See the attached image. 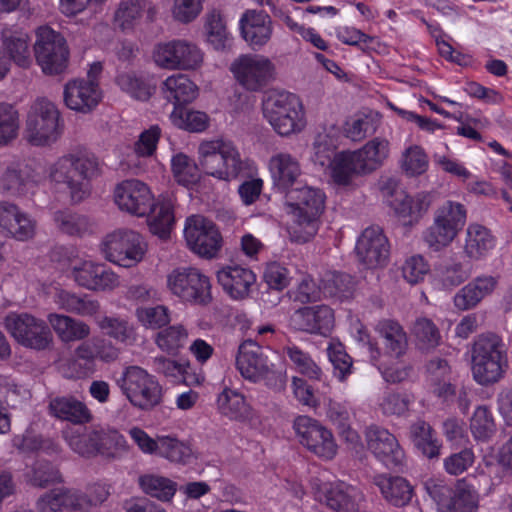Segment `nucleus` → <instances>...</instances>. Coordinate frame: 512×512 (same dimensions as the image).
Wrapping results in <instances>:
<instances>
[{"mask_svg": "<svg viewBox=\"0 0 512 512\" xmlns=\"http://www.w3.org/2000/svg\"><path fill=\"white\" fill-rule=\"evenodd\" d=\"M53 222L59 232L73 237H82L93 229V223L89 217L70 209L55 211Z\"/></svg>", "mask_w": 512, "mask_h": 512, "instance_id": "nucleus-41", "label": "nucleus"}, {"mask_svg": "<svg viewBox=\"0 0 512 512\" xmlns=\"http://www.w3.org/2000/svg\"><path fill=\"white\" fill-rule=\"evenodd\" d=\"M330 167L334 181L341 185H347L355 175L365 174L355 151L338 153Z\"/></svg>", "mask_w": 512, "mask_h": 512, "instance_id": "nucleus-46", "label": "nucleus"}, {"mask_svg": "<svg viewBox=\"0 0 512 512\" xmlns=\"http://www.w3.org/2000/svg\"><path fill=\"white\" fill-rule=\"evenodd\" d=\"M138 321L145 327L158 329L166 326L170 322V311L164 305L154 307H139L136 309Z\"/></svg>", "mask_w": 512, "mask_h": 512, "instance_id": "nucleus-63", "label": "nucleus"}, {"mask_svg": "<svg viewBox=\"0 0 512 512\" xmlns=\"http://www.w3.org/2000/svg\"><path fill=\"white\" fill-rule=\"evenodd\" d=\"M231 71L238 83L252 92L260 91L275 78V65L257 54L241 55L232 63Z\"/></svg>", "mask_w": 512, "mask_h": 512, "instance_id": "nucleus-14", "label": "nucleus"}, {"mask_svg": "<svg viewBox=\"0 0 512 512\" xmlns=\"http://www.w3.org/2000/svg\"><path fill=\"white\" fill-rule=\"evenodd\" d=\"M157 453L172 462L179 463H186L192 457V449L189 445L169 436L160 437Z\"/></svg>", "mask_w": 512, "mask_h": 512, "instance_id": "nucleus-62", "label": "nucleus"}, {"mask_svg": "<svg viewBox=\"0 0 512 512\" xmlns=\"http://www.w3.org/2000/svg\"><path fill=\"white\" fill-rule=\"evenodd\" d=\"M0 233L26 241L36 233V221L16 204L0 201Z\"/></svg>", "mask_w": 512, "mask_h": 512, "instance_id": "nucleus-22", "label": "nucleus"}, {"mask_svg": "<svg viewBox=\"0 0 512 512\" xmlns=\"http://www.w3.org/2000/svg\"><path fill=\"white\" fill-rule=\"evenodd\" d=\"M322 293L329 297L346 298L353 289L352 277L341 272H327L321 281Z\"/></svg>", "mask_w": 512, "mask_h": 512, "instance_id": "nucleus-56", "label": "nucleus"}, {"mask_svg": "<svg viewBox=\"0 0 512 512\" xmlns=\"http://www.w3.org/2000/svg\"><path fill=\"white\" fill-rule=\"evenodd\" d=\"M187 339L188 332L182 325H172L156 334L155 343L162 351L174 355L184 347Z\"/></svg>", "mask_w": 512, "mask_h": 512, "instance_id": "nucleus-53", "label": "nucleus"}, {"mask_svg": "<svg viewBox=\"0 0 512 512\" xmlns=\"http://www.w3.org/2000/svg\"><path fill=\"white\" fill-rule=\"evenodd\" d=\"M219 412L237 421H245L251 417V408L245 397L236 390L225 388L217 398Z\"/></svg>", "mask_w": 512, "mask_h": 512, "instance_id": "nucleus-43", "label": "nucleus"}, {"mask_svg": "<svg viewBox=\"0 0 512 512\" xmlns=\"http://www.w3.org/2000/svg\"><path fill=\"white\" fill-rule=\"evenodd\" d=\"M217 281L234 300H242L249 296L256 282L254 272L240 265H227L217 272Z\"/></svg>", "mask_w": 512, "mask_h": 512, "instance_id": "nucleus-27", "label": "nucleus"}, {"mask_svg": "<svg viewBox=\"0 0 512 512\" xmlns=\"http://www.w3.org/2000/svg\"><path fill=\"white\" fill-rule=\"evenodd\" d=\"M114 201L120 210L138 217L147 215L154 206L150 188L138 179L119 183L114 189Z\"/></svg>", "mask_w": 512, "mask_h": 512, "instance_id": "nucleus-19", "label": "nucleus"}, {"mask_svg": "<svg viewBox=\"0 0 512 512\" xmlns=\"http://www.w3.org/2000/svg\"><path fill=\"white\" fill-rule=\"evenodd\" d=\"M470 277V270L457 258L451 257L435 267V282L444 290H452Z\"/></svg>", "mask_w": 512, "mask_h": 512, "instance_id": "nucleus-38", "label": "nucleus"}, {"mask_svg": "<svg viewBox=\"0 0 512 512\" xmlns=\"http://www.w3.org/2000/svg\"><path fill=\"white\" fill-rule=\"evenodd\" d=\"M380 120L377 114H368L346 122L345 133L353 141H360L378 129Z\"/></svg>", "mask_w": 512, "mask_h": 512, "instance_id": "nucleus-59", "label": "nucleus"}, {"mask_svg": "<svg viewBox=\"0 0 512 512\" xmlns=\"http://www.w3.org/2000/svg\"><path fill=\"white\" fill-rule=\"evenodd\" d=\"M94 157L69 153L58 158L48 170L49 179L65 189L73 204H79L91 193L90 179L97 174Z\"/></svg>", "mask_w": 512, "mask_h": 512, "instance_id": "nucleus-1", "label": "nucleus"}, {"mask_svg": "<svg viewBox=\"0 0 512 512\" xmlns=\"http://www.w3.org/2000/svg\"><path fill=\"white\" fill-rule=\"evenodd\" d=\"M62 434L69 447L78 455L86 458L98 455V429L67 428Z\"/></svg>", "mask_w": 512, "mask_h": 512, "instance_id": "nucleus-40", "label": "nucleus"}, {"mask_svg": "<svg viewBox=\"0 0 512 512\" xmlns=\"http://www.w3.org/2000/svg\"><path fill=\"white\" fill-rule=\"evenodd\" d=\"M116 383L130 404L139 410L151 411L163 402L162 385L142 367H126Z\"/></svg>", "mask_w": 512, "mask_h": 512, "instance_id": "nucleus-7", "label": "nucleus"}, {"mask_svg": "<svg viewBox=\"0 0 512 512\" xmlns=\"http://www.w3.org/2000/svg\"><path fill=\"white\" fill-rule=\"evenodd\" d=\"M168 290L184 302L207 304L211 301V283L205 274L194 267H181L167 275Z\"/></svg>", "mask_w": 512, "mask_h": 512, "instance_id": "nucleus-10", "label": "nucleus"}, {"mask_svg": "<svg viewBox=\"0 0 512 512\" xmlns=\"http://www.w3.org/2000/svg\"><path fill=\"white\" fill-rule=\"evenodd\" d=\"M48 322L63 342L80 341L90 334V327L83 321L67 315L51 313Z\"/></svg>", "mask_w": 512, "mask_h": 512, "instance_id": "nucleus-39", "label": "nucleus"}, {"mask_svg": "<svg viewBox=\"0 0 512 512\" xmlns=\"http://www.w3.org/2000/svg\"><path fill=\"white\" fill-rule=\"evenodd\" d=\"M98 436V454L115 458L119 452L126 450V440L118 431L98 429Z\"/></svg>", "mask_w": 512, "mask_h": 512, "instance_id": "nucleus-64", "label": "nucleus"}, {"mask_svg": "<svg viewBox=\"0 0 512 512\" xmlns=\"http://www.w3.org/2000/svg\"><path fill=\"white\" fill-rule=\"evenodd\" d=\"M411 402L410 396L406 393L386 391L378 406L385 416H403L408 412Z\"/></svg>", "mask_w": 512, "mask_h": 512, "instance_id": "nucleus-60", "label": "nucleus"}, {"mask_svg": "<svg viewBox=\"0 0 512 512\" xmlns=\"http://www.w3.org/2000/svg\"><path fill=\"white\" fill-rule=\"evenodd\" d=\"M496 284L497 281L492 276L475 278L454 295L455 307L461 311L475 308L487 295L493 292Z\"/></svg>", "mask_w": 512, "mask_h": 512, "instance_id": "nucleus-30", "label": "nucleus"}, {"mask_svg": "<svg viewBox=\"0 0 512 512\" xmlns=\"http://www.w3.org/2000/svg\"><path fill=\"white\" fill-rule=\"evenodd\" d=\"M48 409L53 417L76 425L89 423L93 418L87 405L74 396L55 397L50 400Z\"/></svg>", "mask_w": 512, "mask_h": 512, "instance_id": "nucleus-29", "label": "nucleus"}, {"mask_svg": "<svg viewBox=\"0 0 512 512\" xmlns=\"http://www.w3.org/2000/svg\"><path fill=\"white\" fill-rule=\"evenodd\" d=\"M155 63L170 70H194L203 62V52L193 42L177 39L160 43L155 47Z\"/></svg>", "mask_w": 512, "mask_h": 512, "instance_id": "nucleus-13", "label": "nucleus"}, {"mask_svg": "<svg viewBox=\"0 0 512 512\" xmlns=\"http://www.w3.org/2000/svg\"><path fill=\"white\" fill-rule=\"evenodd\" d=\"M434 219L458 234L466 223V209L459 202L447 200L436 209Z\"/></svg>", "mask_w": 512, "mask_h": 512, "instance_id": "nucleus-50", "label": "nucleus"}, {"mask_svg": "<svg viewBox=\"0 0 512 512\" xmlns=\"http://www.w3.org/2000/svg\"><path fill=\"white\" fill-rule=\"evenodd\" d=\"M374 484L383 498L395 507L408 505L413 497V487L404 477L387 474L374 477Z\"/></svg>", "mask_w": 512, "mask_h": 512, "instance_id": "nucleus-31", "label": "nucleus"}, {"mask_svg": "<svg viewBox=\"0 0 512 512\" xmlns=\"http://www.w3.org/2000/svg\"><path fill=\"white\" fill-rule=\"evenodd\" d=\"M431 203L432 196L430 193L421 192L415 196L400 193L396 195L392 207L405 223L413 224L417 223L428 211Z\"/></svg>", "mask_w": 512, "mask_h": 512, "instance_id": "nucleus-33", "label": "nucleus"}, {"mask_svg": "<svg viewBox=\"0 0 512 512\" xmlns=\"http://www.w3.org/2000/svg\"><path fill=\"white\" fill-rule=\"evenodd\" d=\"M389 151V141L377 137L368 141L355 153L364 169V173H371L383 165L389 156Z\"/></svg>", "mask_w": 512, "mask_h": 512, "instance_id": "nucleus-44", "label": "nucleus"}, {"mask_svg": "<svg viewBox=\"0 0 512 512\" xmlns=\"http://www.w3.org/2000/svg\"><path fill=\"white\" fill-rule=\"evenodd\" d=\"M470 430L478 441H488L496 432L492 413L486 406H479L470 420Z\"/></svg>", "mask_w": 512, "mask_h": 512, "instance_id": "nucleus-57", "label": "nucleus"}, {"mask_svg": "<svg viewBox=\"0 0 512 512\" xmlns=\"http://www.w3.org/2000/svg\"><path fill=\"white\" fill-rule=\"evenodd\" d=\"M271 178L275 187L288 190L302 174L299 160L288 152H277L268 163Z\"/></svg>", "mask_w": 512, "mask_h": 512, "instance_id": "nucleus-28", "label": "nucleus"}, {"mask_svg": "<svg viewBox=\"0 0 512 512\" xmlns=\"http://www.w3.org/2000/svg\"><path fill=\"white\" fill-rule=\"evenodd\" d=\"M5 327L22 346L34 350H45L53 342V335L42 319L28 313H10L5 317Z\"/></svg>", "mask_w": 512, "mask_h": 512, "instance_id": "nucleus-11", "label": "nucleus"}, {"mask_svg": "<svg viewBox=\"0 0 512 512\" xmlns=\"http://www.w3.org/2000/svg\"><path fill=\"white\" fill-rule=\"evenodd\" d=\"M236 367L245 379L252 382L266 380L267 385L278 388L284 386L281 373L275 371V366L270 362L263 347L254 340L247 339L239 345Z\"/></svg>", "mask_w": 512, "mask_h": 512, "instance_id": "nucleus-9", "label": "nucleus"}, {"mask_svg": "<svg viewBox=\"0 0 512 512\" xmlns=\"http://www.w3.org/2000/svg\"><path fill=\"white\" fill-rule=\"evenodd\" d=\"M102 92L93 80H72L64 88V101L68 108L81 113L92 111L100 102Z\"/></svg>", "mask_w": 512, "mask_h": 512, "instance_id": "nucleus-25", "label": "nucleus"}, {"mask_svg": "<svg viewBox=\"0 0 512 512\" xmlns=\"http://www.w3.org/2000/svg\"><path fill=\"white\" fill-rule=\"evenodd\" d=\"M106 496L107 493L103 492L102 497L93 500L76 489L59 487L41 495L36 501V510L37 512H80L103 502Z\"/></svg>", "mask_w": 512, "mask_h": 512, "instance_id": "nucleus-17", "label": "nucleus"}, {"mask_svg": "<svg viewBox=\"0 0 512 512\" xmlns=\"http://www.w3.org/2000/svg\"><path fill=\"white\" fill-rule=\"evenodd\" d=\"M290 325L298 331L326 335L334 325V313L327 305L306 306L292 314Z\"/></svg>", "mask_w": 512, "mask_h": 512, "instance_id": "nucleus-23", "label": "nucleus"}, {"mask_svg": "<svg viewBox=\"0 0 512 512\" xmlns=\"http://www.w3.org/2000/svg\"><path fill=\"white\" fill-rule=\"evenodd\" d=\"M57 305L68 313L82 317H92L100 310V304L86 294H76L71 291L61 290L56 294Z\"/></svg>", "mask_w": 512, "mask_h": 512, "instance_id": "nucleus-42", "label": "nucleus"}, {"mask_svg": "<svg viewBox=\"0 0 512 512\" xmlns=\"http://www.w3.org/2000/svg\"><path fill=\"white\" fill-rule=\"evenodd\" d=\"M164 97L175 107H184L191 103L198 95L197 86L184 74L168 77L163 82Z\"/></svg>", "mask_w": 512, "mask_h": 512, "instance_id": "nucleus-36", "label": "nucleus"}, {"mask_svg": "<svg viewBox=\"0 0 512 512\" xmlns=\"http://www.w3.org/2000/svg\"><path fill=\"white\" fill-rule=\"evenodd\" d=\"M98 325L109 337L121 343L131 345L136 341V330L125 318L105 316Z\"/></svg>", "mask_w": 512, "mask_h": 512, "instance_id": "nucleus-51", "label": "nucleus"}, {"mask_svg": "<svg viewBox=\"0 0 512 512\" xmlns=\"http://www.w3.org/2000/svg\"><path fill=\"white\" fill-rule=\"evenodd\" d=\"M284 350L299 373L312 380H321L322 370L308 353L295 345L287 346Z\"/></svg>", "mask_w": 512, "mask_h": 512, "instance_id": "nucleus-58", "label": "nucleus"}, {"mask_svg": "<svg viewBox=\"0 0 512 512\" xmlns=\"http://www.w3.org/2000/svg\"><path fill=\"white\" fill-rule=\"evenodd\" d=\"M153 214L149 218V230L154 235L165 239L169 236L174 224L173 204L169 199H163L154 203L151 211Z\"/></svg>", "mask_w": 512, "mask_h": 512, "instance_id": "nucleus-47", "label": "nucleus"}, {"mask_svg": "<svg viewBox=\"0 0 512 512\" xmlns=\"http://www.w3.org/2000/svg\"><path fill=\"white\" fill-rule=\"evenodd\" d=\"M184 237L188 247L201 257L212 258L221 248L222 238L216 225L202 215L186 219Z\"/></svg>", "mask_w": 512, "mask_h": 512, "instance_id": "nucleus-15", "label": "nucleus"}, {"mask_svg": "<svg viewBox=\"0 0 512 512\" xmlns=\"http://www.w3.org/2000/svg\"><path fill=\"white\" fill-rule=\"evenodd\" d=\"M172 123L178 128L190 132H202L208 127V116L204 112L193 111L185 107H175L170 114Z\"/></svg>", "mask_w": 512, "mask_h": 512, "instance_id": "nucleus-52", "label": "nucleus"}, {"mask_svg": "<svg viewBox=\"0 0 512 512\" xmlns=\"http://www.w3.org/2000/svg\"><path fill=\"white\" fill-rule=\"evenodd\" d=\"M63 133V121L57 106L47 98H37L25 118L23 138L35 147H50Z\"/></svg>", "mask_w": 512, "mask_h": 512, "instance_id": "nucleus-5", "label": "nucleus"}, {"mask_svg": "<svg viewBox=\"0 0 512 512\" xmlns=\"http://www.w3.org/2000/svg\"><path fill=\"white\" fill-rule=\"evenodd\" d=\"M355 251L362 264L368 268H377L387 264L390 245L382 228L371 226L359 236Z\"/></svg>", "mask_w": 512, "mask_h": 512, "instance_id": "nucleus-20", "label": "nucleus"}, {"mask_svg": "<svg viewBox=\"0 0 512 512\" xmlns=\"http://www.w3.org/2000/svg\"><path fill=\"white\" fill-rule=\"evenodd\" d=\"M326 196L318 188L303 186L287 191L288 213L295 226L291 238L298 243L308 242L317 232L318 219L325 209Z\"/></svg>", "mask_w": 512, "mask_h": 512, "instance_id": "nucleus-2", "label": "nucleus"}, {"mask_svg": "<svg viewBox=\"0 0 512 512\" xmlns=\"http://www.w3.org/2000/svg\"><path fill=\"white\" fill-rule=\"evenodd\" d=\"M368 450L387 468H399L405 464V452L397 437L387 428L370 425L365 429Z\"/></svg>", "mask_w": 512, "mask_h": 512, "instance_id": "nucleus-18", "label": "nucleus"}, {"mask_svg": "<svg viewBox=\"0 0 512 512\" xmlns=\"http://www.w3.org/2000/svg\"><path fill=\"white\" fill-rule=\"evenodd\" d=\"M1 47L4 56L21 68H28L32 63L30 37L18 25L5 24L0 32Z\"/></svg>", "mask_w": 512, "mask_h": 512, "instance_id": "nucleus-24", "label": "nucleus"}, {"mask_svg": "<svg viewBox=\"0 0 512 512\" xmlns=\"http://www.w3.org/2000/svg\"><path fill=\"white\" fill-rule=\"evenodd\" d=\"M199 167L208 176L230 182L246 169L238 148L228 140L204 141L199 145Z\"/></svg>", "mask_w": 512, "mask_h": 512, "instance_id": "nucleus-6", "label": "nucleus"}, {"mask_svg": "<svg viewBox=\"0 0 512 512\" xmlns=\"http://www.w3.org/2000/svg\"><path fill=\"white\" fill-rule=\"evenodd\" d=\"M263 115L281 136L301 132L306 126L305 109L299 96L288 91H270L263 100Z\"/></svg>", "mask_w": 512, "mask_h": 512, "instance_id": "nucleus-4", "label": "nucleus"}, {"mask_svg": "<svg viewBox=\"0 0 512 512\" xmlns=\"http://www.w3.org/2000/svg\"><path fill=\"white\" fill-rule=\"evenodd\" d=\"M293 427L300 443L315 455L332 459L337 452V445L330 430L319 421L309 416H298Z\"/></svg>", "mask_w": 512, "mask_h": 512, "instance_id": "nucleus-16", "label": "nucleus"}, {"mask_svg": "<svg viewBox=\"0 0 512 512\" xmlns=\"http://www.w3.org/2000/svg\"><path fill=\"white\" fill-rule=\"evenodd\" d=\"M141 490L148 496L162 502H169L177 491L176 482L157 474H143L138 478Z\"/></svg>", "mask_w": 512, "mask_h": 512, "instance_id": "nucleus-45", "label": "nucleus"}, {"mask_svg": "<svg viewBox=\"0 0 512 512\" xmlns=\"http://www.w3.org/2000/svg\"><path fill=\"white\" fill-rule=\"evenodd\" d=\"M20 130V114L10 103L0 102V147L17 139Z\"/></svg>", "mask_w": 512, "mask_h": 512, "instance_id": "nucleus-49", "label": "nucleus"}, {"mask_svg": "<svg viewBox=\"0 0 512 512\" xmlns=\"http://www.w3.org/2000/svg\"><path fill=\"white\" fill-rule=\"evenodd\" d=\"M35 36L34 56L42 72L46 75L63 73L69 61V48L63 35L49 26H40Z\"/></svg>", "mask_w": 512, "mask_h": 512, "instance_id": "nucleus-8", "label": "nucleus"}, {"mask_svg": "<svg viewBox=\"0 0 512 512\" xmlns=\"http://www.w3.org/2000/svg\"><path fill=\"white\" fill-rule=\"evenodd\" d=\"M171 169L174 179L180 185L188 187L199 180L200 167L183 153H178L172 157Z\"/></svg>", "mask_w": 512, "mask_h": 512, "instance_id": "nucleus-54", "label": "nucleus"}, {"mask_svg": "<svg viewBox=\"0 0 512 512\" xmlns=\"http://www.w3.org/2000/svg\"><path fill=\"white\" fill-rule=\"evenodd\" d=\"M74 281L92 291L112 290L119 285L118 276L104 264L90 260H80L71 267Z\"/></svg>", "mask_w": 512, "mask_h": 512, "instance_id": "nucleus-21", "label": "nucleus"}, {"mask_svg": "<svg viewBox=\"0 0 512 512\" xmlns=\"http://www.w3.org/2000/svg\"><path fill=\"white\" fill-rule=\"evenodd\" d=\"M479 504L477 490L466 479L457 481L453 498L454 508L458 512H476Z\"/></svg>", "mask_w": 512, "mask_h": 512, "instance_id": "nucleus-61", "label": "nucleus"}, {"mask_svg": "<svg viewBox=\"0 0 512 512\" xmlns=\"http://www.w3.org/2000/svg\"><path fill=\"white\" fill-rule=\"evenodd\" d=\"M472 373L481 385L498 382L508 368L507 349L502 337L494 332L479 334L472 345Z\"/></svg>", "mask_w": 512, "mask_h": 512, "instance_id": "nucleus-3", "label": "nucleus"}, {"mask_svg": "<svg viewBox=\"0 0 512 512\" xmlns=\"http://www.w3.org/2000/svg\"><path fill=\"white\" fill-rule=\"evenodd\" d=\"M26 478L30 485L38 488H46L63 481L59 469L44 459L34 462L26 473Z\"/></svg>", "mask_w": 512, "mask_h": 512, "instance_id": "nucleus-48", "label": "nucleus"}, {"mask_svg": "<svg viewBox=\"0 0 512 512\" xmlns=\"http://www.w3.org/2000/svg\"><path fill=\"white\" fill-rule=\"evenodd\" d=\"M457 235V233L433 219L432 225L423 232L422 239L428 249L433 252H440L448 247Z\"/></svg>", "mask_w": 512, "mask_h": 512, "instance_id": "nucleus-55", "label": "nucleus"}, {"mask_svg": "<svg viewBox=\"0 0 512 512\" xmlns=\"http://www.w3.org/2000/svg\"><path fill=\"white\" fill-rule=\"evenodd\" d=\"M239 24L243 39L253 49L263 47L272 37L273 22L264 11L247 10L242 14Z\"/></svg>", "mask_w": 512, "mask_h": 512, "instance_id": "nucleus-26", "label": "nucleus"}, {"mask_svg": "<svg viewBox=\"0 0 512 512\" xmlns=\"http://www.w3.org/2000/svg\"><path fill=\"white\" fill-rule=\"evenodd\" d=\"M101 250L108 261L128 268L142 260L145 244L139 233L118 229L104 238Z\"/></svg>", "mask_w": 512, "mask_h": 512, "instance_id": "nucleus-12", "label": "nucleus"}, {"mask_svg": "<svg viewBox=\"0 0 512 512\" xmlns=\"http://www.w3.org/2000/svg\"><path fill=\"white\" fill-rule=\"evenodd\" d=\"M410 438L419 452L428 459L440 456L442 444L435 430L424 420H417L410 426Z\"/></svg>", "mask_w": 512, "mask_h": 512, "instance_id": "nucleus-37", "label": "nucleus"}, {"mask_svg": "<svg viewBox=\"0 0 512 512\" xmlns=\"http://www.w3.org/2000/svg\"><path fill=\"white\" fill-rule=\"evenodd\" d=\"M375 330L382 339L385 354L398 359L406 353L407 334L397 321L382 319L376 324Z\"/></svg>", "mask_w": 512, "mask_h": 512, "instance_id": "nucleus-32", "label": "nucleus"}, {"mask_svg": "<svg viewBox=\"0 0 512 512\" xmlns=\"http://www.w3.org/2000/svg\"><path fill=\"white\" fill-rule=\"evenodd\" d=\"M325 500L327 506L337 512H359L362 495L355 487L339 482L326 489Z\"/></svg>", "mask_w": 512, "mask_h": 512, "instance_id": "nucleus-35", "label": "nucleus"}, {"mask_svg": "<svg viewBox=\"0 0 512 512\" xmlns=\"http://www.w3.org/2000/svg\"><path fill=\"white\" fill-rule=\"evenodd\" d=\"M495 247L490 230L480 224H470L466 229L463 252L470 260L483 259Z\"/></svg>", "mask_w": 512, "mask_h": 512, "instance_id": "nucleus-34", "label": "nucleus"}]
</instances>
